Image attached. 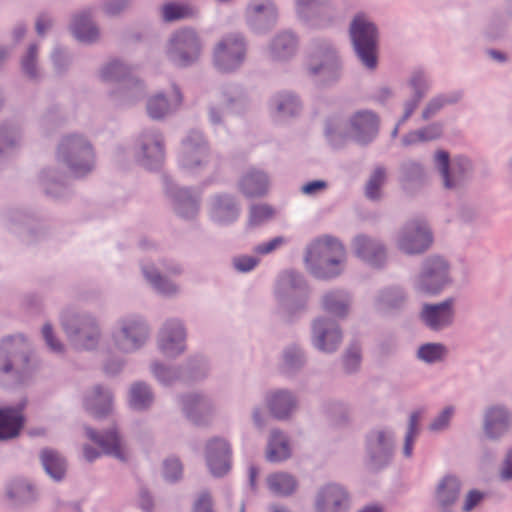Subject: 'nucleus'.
Segmentation results:
<instances>
[{"label":"nucleus","mask_w":512,"mask_h":512,"mask_svg":"<svg viewBox=\"0 0 512 512\" xmlns=\"http://www.w3.org/2000/svg\"><path fill=\"white\" fill-rule=\"evenodd\" d=\"M361 364V348L358 343H352L343 355V368L346 374L357 372Z\"/></svg>","instance_id":"bf43d9fd"},{"label":"nucleus","mask_w":512,"mask_h":512,"mask_svg":"<svg viewBox=\"0 0 512 512\" xmlns=\"http://www.w3.org/2000/svg\"><path fill=\"white\" fill-rule=\"evenodd\" d=\"M275 209L267 203L251 204L248 211L246 223L247 229L261 227L271 221L275 216Z\"/></svg>","instance_id":"09e8293b"},{"label":"nucleus","mask_w":512,"mask_h":512,"mask_svg":"<svg viewBox=\"0 0 512 512\" xmlns=\"http://www.w3.org/2000/svg\"><path fill=\"white\" fill-rule=\"evenodd\" d=\"M183 468L178 458H167L164 461L163 475L167 481L174 482L182 476Z\"/></svg>","instance_id":"338daca9"},{"label":"nucleus","mask_w":512,"mask_h":512,"mask_svg":"<svg viewBox=\"0 0 512 512\" xmlns=\"http://www.w3.org/2000/svg\"><path fill=\"white\" fill-rule=\"evenodd\" d=\"M93 9L85 8L71 16L69 30L80 42L92 43L99 39L100 32L93 22Z\"/></svg>","instance_id":"c756f323"},{"label":"nucleus","mask_w":512,"mask_h":512,"mask_svg":"<svg viewBox=\"0 0 512 512\" xmlns=\"http://www.w3.org/2000/svg\"><path fill=\"white\" fill-rule=\"evenodd\" d=\"M351 296L344 289L329 290L321 298L322 309L338 319H345L349 314Z\"/></svg>","instance_id":"c9c22d12"},{"label":"nucleus","mask_w":512,"mask_h":512,"mask_svg":"<svg viewBox=\"0 0 512 512\" xmlns=\"http://www.w3.org/2000/svg\"><path fill=\"white\" fill-rule=\"evenodd\" d=\"M409 299V292L404 286L390 284L376 292L373 307L381 315L395 316L407 308Z\"/></svg>","instance_id":"f3484780"},{"label":"nucleus","mask_w":512,"mask_h":512,"mask_svg":"<svg viewBox=\"0 0 512 512\" xmlns=\"http://www.w3.org/2000/svg\"><path fill=\"white\" fill-rule=\"evenodd\" d=\"M316 512H347L349 494L346 489L336 483L321 487L315 499Z\"/></svg>","instance_id":"5701e85b"},{"label":"nucleus","mask_w":512,"mask_h":512,"mask_svg":"<svg viewBox=\"0 0 512 512\" xmlns=\"http://www.w3.org/2000/svg\"><path fill=\"white\" fill-rule=\"evenodd\" d=\"M137 161L144 167H157L164 159L163 138L158 131H146L137 140Z\"/></svg>","instance_id":"6ab92c4d"},{"label":"nucleus","mask_w":512,"mask_h":512,"mask_svg":"<svg viewBox=\"0 0 512 512\" xmlns=\"http://www.w3.org/2000/svg\"><path fill=\"white\" fill-rule=\"evenodd\" d=\"M379 132V117L370 110H360L350 118V133L352 139L359 145L366 146L377 137Z\"/></svg>","instance_id":"4be33fe9"},{"label":"nucleus","mask_w":512,"mask_h":512,"mask_svg":"<svg viewBox=\"0 0 512 512\" xmlns=\"http://www.w3.org/2000/svg\"><path fill=\"white\" fill-rule=\"evenodd\" d=\"M452 282L448 260L439 255H431L423 260L415 287L422 293L438 295Z\"/></svg>","instance_id":"9d476101"},{"label":"nucleus","mask_w":512,"mask_h":512,"mask_svg":"<svg viewBox=\"0 0 512 512\" xmlns=\"http://www.w3.org/2000/svg\"><path fill=\"white\" fill-rule=\"evenodd\" d=\"M182 409L187 418L197 425L209 424L215 417L213 401L209 397L199 394L184 396Z\"/></svg>","instance_id":"bb28decb"},{"label":"nucleus","mask_w":512,"mask_h":512,"mask_svg":"<svg viewBox=\"0 0 512 512\" xmlns=\"http://www.w3.org/2000/svg\"><path fill=\"white\" fill-rule=\"evenodd\" d=\"M433 241V233L427 221L414 218L400 229L397 247L406 255H420L432 246Z\"/></svg>","instance_id":"f8f14e48"},{"label":"nucleus","mask_w":512,"mask_h":512,"mask_svg":"<svg viewBox=\"0 0 512 512\" xmlns=\"http://www.w3.org/2000/svg\"><path fill=\"white\" fill-rule=\"evenodd\" d=\"M267 404L272 416L278 420H286L296 407L297 400L289 390L281 389L273 392L267 398Z\"/></svg>","instance_id":"4c0bfd02"},{"label":"nucleus","mask_w":512,"mask_h":512,"mask_svg":"<svg viewBox=\"0 0 512 512\" xmlns=\"http://www.w3.org/2000/svg\"><path fill=\"white\" fill-rule=\"evenodd\" d=\"M511 423V414L504 406L489 407L484 414L483 430L490 440H498L504 436Z\"/></svg>","instance_id":"2f4dec72"},{"label":"nucleus","mask_w":512,"mask_h":512,"mask_svg":"<svg viewBox=\"0 0 512 512\" xmlns=\"http://www.w3.org/2000/svg\"><path fill=\"white\" fill-rule=\"evenodd\" d=\"M26 401L22 400L15 406L0 407V440H8L17 437L24 425L23 410Z\"/></svg>","instance_id":"c85d7f7f"},{"label":"nucleus","mask_w":512,"mask_h":512,"mask_svg":"<svg viewBox=\"0 0 512 512\" xmlns=\"http://www.w3.org/2000/svg\"><path fill=\"white\" fill-rule=\"evenodd\" d=\"M186 331L178 320H169L158 335V347L168 357H175L185 350Z\"/></svg>","instance_id":"393cba45"},{"label":"nucleus","mask_w":512,"mask_h":512,"mask_svg":"<svg viewBox=\"0 0 512 512\" xmlns=\"http://www.w3.org/2000/svg\"><path fill=\"white\" fill-rule=\"evenodd\" d=\"M304 69L316 86L331 87L343 75V61L335 44L326 38H313L308 46Z\"/></svg>","instance_id":"f03ea898"},{"label":"nucleus","mask_w":512,"mask_h":512,"mask_svg":"<svg viewBox=\"0 0 512 512\" xmlns=\"http://www.w3.org/2000/svg\"><path fill=\"white\" fill-rule=\"evenodd\" d=\"M161 17L165 22H173L195 16L196 10L186 3L168 2L161 7Z\"/></svg>","instance_id":"5fc2aeb1"},{"label":"nucleus","mask_w":512,"mask_h":512,"mask_svg":"<svg viewBox=\"0 0 512 512\" xmlns=\"http://www.w3.org/2000/svg\"><path fill=\"white\" fill-rule=\"evenodd\" d=\"M355 255L375 269H382L387 262V248L379 240L367 235H357L352 242Z\"/></svg>","instance_id":"aec40b11"},{"label":"nucleus","mask_w":512,"mask_h":512,"mask_svg":"<svg viewBox=\"0 0 512 512\" xmlns=\"http://www.w3.org/2000/svg\"><path fill=\"white\" fill-rule=\"evenodd\" d=\"M473 172L472 162L465 156H457L453 160L451 169L448 172L449 186L445 189L461 192L471 180Z\"/></svg>","instance_id":"e433bc0d"},{"label":"nucleus","mask_w":512,"mask_h":512,"mask_svg":"<svg viewBox=\"0 0 512 512\" xmlns=\"http://www.w3.org/2000/svg\"><path fill=\"white\" fill-rule=\"evenodd\" d=\"M244 18L246 25L253 33L265 34L277 24V5L273 0H249Z\"/></svg>","instance_id":"2eb2a0df"},{"label":"nucleus","mask_w":512,"mask_h":512,"mask_svg":"<svg viewBox=\"0 0 512 512\" xmlns=\"http://www.w3.org/2000/svg\"><path fill=\"white\" fill-rule=\"evenodd\" d=\"M249 43L241 32L226 34V73L237 71L245 62Z\"/></svg>","instance_id":"72a5a7b5"},{"label":"nucleus","mask_w":512,"mask_h":512,"mask_svg":"<svg viewBox=\"0 0 512 512\" xmlns=\"http://www.w3.org/2000/svg\"><path fill=\"white\" fill-rule=\"evenodd\" d=\"M248 105V99L242 87L238 85L229 86L226 91V112L241 114Z\"/></svg>","instance_id":"4d7b16f0"},{"label":"nucleus","mask_w":512,"mask_h":512,"mask_svg":"<svg viewBox=\"0 0 512 512\" xmlns=\"http://www.w3.org/2000/svg\"><path fill=\"white\" fill-rule=\"evenodd\" d=\"M396 179L400 189L408 196H416L430 184V174L426 165L414 158L399 162Z\"/></svg>","instance_id":"ddd939ff"},{"label":"nucleus","mask_w":512,"mask_h":512,"mask_svg":"<svg viewBox=\"0 0 512 512\" xmlns=\"http://www.w3.org/2000/svg\"><path fill=\"white\" fill-rule=\"evenodd\" d=\"M57 156L75 176H83L94 167V152L91 144L79 135L64 137L59 145Z\"/></svg>","instance_id":"1a4fd4ad"},{"label":"nucleus","mask_w":512,"mask_h":512,"mask_svg":"<svg viewBox=\"0 0 512 512\" xmlns=\"http://www.w3.org/2000/svg\"><path fill=\"white\" fill-rule=\"evenodd\" d=\"M447 354V347L439 342L422 344L417 350V358L427 364L442 361Z\"/></svg>","instance_id":"6e6d98bb"},{"label":"nucleus","mask_w":512,"mask_h":512,"mask_svg":"<svg viewBox=\"0 0 512 512\" xmlns=\"http://www.w3.org/2000/svg\"><path fill=\"white\" fill-rule=\"evenodd\" d=\"M40 458L46 473L52 479L56 481L63 479L66 472V461L58 452L44 449L41 452Z\"/></svg>","instance_id":"a18cd8bd"},{"label":"nucleus","mask_w":512,"mask_h":512,"mask_svg":"<svg viewBox=\"0 0 512 512\" xmlns=\"http://www.w3.org/2000/svg\"><path fill=\"white\" fill-rule=\"evenodd\" d=\"M283 371L287 374H296L306 364V355L304 350L296 344L287 346L283 350Z\"/></svg>","instance_id":"de8ad7c7"},{"label":"nucleus","mask_w":512,"mask_h":512,"mask_svg":"<svg viewBox=\"0 0 512 512\" xmlns=\"http://www.w3.org/2000/svg\"><path fill=\"white\" fill-rule=\"evenodd\" d=\"M296 13L302 21L319 26L329 25L335 18L330 0H296Z\"/></svg>","instance_id":"412c9836"},{"label":"nucleus","mask_w":512,"mask_h":512,"mask_svg":"<svg viewBox=\"0 0 512 512\" xmlns=\"http://www.w3.org/2000/svg\"><path fill=\"white\" fill-rule=\"evenodd\" d=\"M349 37L355 56L369 70L378 66L379 32L375 23L363 14L354 16L349 26Z\"/></svg>","instance_id":"7ed1b4c3"},{"label":"nucleus","mask_w":512,"mask_h":512,"mask_svg":"<svg viewBox=\"0 0 512 512\" xmlns=\"http://www.w3.org/2000/svg\"><path fill=\"white\" fill-rule=\"evenodd\" d=\"M38 50L37 44H31L21 61L23 72L31 79H35L39 75L37 68Z\"/></svg>","instance_id":"680f3d73"},{"label":"nucleus","mask_w":512,"mask_h":512,"mask_svg":"<svg viewBox=\"0 0 512 512\" xmlns=\"http://www.w3.org/2000/svg\"><path fill=\"white\" fill-rule=\"evenodd\" d=\"M209 160V149L203 135L192 131L183 140L179 155L180 166L188 172H197Z\"/></svg>","instance_id":"dca6fc26"},{"label":"nucleus","mask_w":512,"mask_h":512,"mask_svg":"<svg viewBox=\"0 0 512 512\" xmlns=\"http://www.w3.org/2000/svg\"><path fill=\"white\" fill-rule=\"evenodd\" d=\"M130 5L131 0H104L101 9L105 15L115 17L126 11Z\"/></svg>","instance_id":"69168bd1"},{"label":"nucleus","mask_w":512,"mask_h":512,"mask_svg":"<svg viewBox=\"0 0 512 512\" xmlns=\"http://www.w3.org/2000/svg\"><path fill=\"white\" fill-rule=\"evenodd\" d=\"M168 193L173 198L175 211L181 217L189 219L196 215L198 211L197 199L189 190L173 185L168 188Z\"/></svg>","instance_id":"79ce46f5"},{"label":"nucleus","mask_w":512,"mask_h":512,"mask_svg":"<svg viewBox=\"0 0 512 512\" xmlns=\"http://www.w3.org/2000/svg\"><path fill=\"white\" fill-rule=\"evenodd\" d=\"M265 457L270 463L283 462L291 457L289 440L280 429L270 431Z\"/></svg>","instance_id":"58836bf2"},{"label":"nucleus","mask_w":512,"mask_h":512,"mask_svg":"<svg viewBox=\"0 0 512 512\" xmlns=\"http://www.w3.org/2000/svg\"><path fill=\"white\" fill-rule=\"evenodd\" d=\"M270 178L266 171L249 168L239 180V189L247 198L264 197L269 190Z\"/></svg>","instance_id":"473e14b6"},{"label":"nucleus","mask_w":512,"mask_h":512,"mask_svg":"<svg viewBox=\"0 0 512 512\" xmlns=\"http://www.w3.org/2000/svg\"><path fill=\"white\" fill-rule=\"evenodd\" d=\"M149 337L147 325L137 317H124L114 325L109 350L121 353H132L144 346Z\"/></svg>","instance_id":"6e6552de"},{"label":"nucleus","mask_w":512,"mask_h":512,"mask_svg":"<svg viewBox=\"0 0 512 512\" xmlns=\"http://www.w3.org/2000/svg\"><path fill=\"white\" fill-rule=\"evenodd\" d=\"M182 102V93L174 85L169 95L159 92L148 97L146 100V113L153 120H162L176 112L182 105Z\"/></svg>","instance_id":"b1692460"},{"label":"nucleus","mask_w":512,"mask_h":512,"mask_svg":"<svg viewBox=\"0 0 512 512\" xmlns=\"http://www.w3.org/2000/svg\"><path fill=\"white\" fill-rule=\"evenodd\" d=\"M461 487V480L454 474H446L438 481L433 494L437 512H455Z\"/></svg>","instance_id":"a878e982"},{"label":"nucleus","mask_w":512,"mask_h":512,"mask_svg":"<svg viewBox=\"0 0 512 512\" xmlns=\"http://www.w3.org/2000/svg\"><path fill=\"white\" fill-rule=\"evenodd\" d=\"M7 496L14 504H25L36 498V491L28 481L17 479L9 484Z\"/></svg>","instance_id":"3c124183"},{"label":"nucleus","mask_w":512,"mask_h":512,"mask_svg":"<svg viewBox=\"0 0 512 512\" xmlns=\"http://www.w3.org/2000/svg\"><path fill=\"white\" fill-rule=\"evenodd\" d=\"M364 464L371 473H378L393 461L395 453L394 432L388 428H375L365 435Z\"/></svg>","instance_id":"39448f33"},{"label":"nucleus","mask_w":512,"mask_h":512,"mask_svg":"<svg viewBox=\"0 0 512 512\" xmlns=\"http://www.w3.org/2000/svg\"><path fill=\"white\" fill-rule=\"evenodd\" d=\"M323 411L336 424L346 423L348 420L347 406L338 400H327L323 403Z\"/></svg>","instance_id":"13d9d810"},{"label":"nucleus","mask_w":512,"mask_h":512,"mask_svg":"<svg viewBox=\"0 0 512 512\" xmlns=\"http://www.w3.org/2000/svg\"><path fill=\"white\" fill-rule=\"evenodd\" d=\"M387 180V169L383 165L376 166L371 172L365 187L364 195L370 201H379L382 197L381 188Z\"/></svg>","instance_id":"8fccbe9b"},{"label":"nucleus","mask_w":512,"mask_h":512,"mask_svg":"<svg viewBox=\"0 0 512 512\" xmlns=\"http://www.w3.org/2000/svg\"><path fill=\"white\" fill-rule=\"evenodd\" d=\"M306 269L317 280L331 281L339 277L345 269L346 260H311V255L304 256Z\"/></svg>","instance_id":"f704fd0d"},{"label":"nucleus","mask_w":512,"mask_h":512,"mask_svg":"<svg viewBox=\"0 0 512 512\" xmlns=\"http://www.w3.org/2000/svg\"><path fill=\"white\" fill-rule=\"evenodd\" d=\"M63 329L71 344L79 350H93L101 340L97 319L90 313H67L62 318Z\"/></svg>","instance_id":"423d86ee"},{"label":"nucleus","mask_w":512,"mask_h":512,"mask_svg":"<svg viewBox=\"0 0 512 512\" xmlns=\"http://www.w3.org/2000/svg\"><path fill=\"white\" fill-rule=\"evenodd\" d=\"M413 89L411 100L420 103L429 90V82L423 71H415L409 81Z\"/></svg>","instance_id":"052dcab7"},{"label":"nucleus","mask_w":512,"mask_h":512,"mask_svg":"<svg viewBox=\"0 0 512 512\" xmlns=\"http://www.w3.org/2000/svg\"><path fill=\"white\" fill-rule=\"evenodd\" d=\"M435 166L438 169L443 186H449L448 172L451 169V158L450 154L446 150H437L434 155Z\"/></svg>","instance_id":"e2e57ef3"},{"label":"nucleus","mask_w":512,"mask_h":512,"mask_svg":"<svg viewBox=\"0 0 512 512\" xmlns=\"http://www.w3.org/2000/svg\"><path fill=\"white\" fill-rule=\"evenodd\" d=\"M154 400L150 387L143 382L132 384L129 390V405L136 410L148 408Z\"/></svg>","instance_id":"603ef678"},{"label":"nucleus","mask_w":512,"mask_h":512,"mask_svg":"<svg viewBox=\"0 0 512 512\" xmlns=\"http://www.w3.org/2000/svg\"><path fill=\"white\" fill-rule=\"evenodd\" d=\"M267 484L269 489L275 494L289 496L295 491L297 481L292 475L280 472L269 475Z\"/></svg>","instance_id":"864d4df0"},{"label":"nucleus","mask_w":512,"mask_h":512,"mask_svg":"<svg viewBox=\"0 0 512 512\" xmlns=\"http://www.w3.org/2000/svg\"><path fill=\"white\" fill-rule=\"evenodd\" d=\"M270 53L273 59L288 60L298 48V37L292 31L279 32L270 42Z\"/></svg>","instance_id":"ea45409f"},{"label":"nucleus","mask_w":512,"mask_h":512,"mask_svg":"<svg viewBox=\"0 0 512 512\" xmlns=\"http://www.w3.org/2000/svg\"><path fill=\"white\" fill-rule=\"evenodd\" d=\"M87 437L95 442L107 455H111L120 461L128 459V450L126 445L115 428L110 429L104 434H98L91 428H86Z\"/></svg>","instance_id":"7c9ffc66"},{"label":"nucleus","mask_w":512,"mask_h":512,"mask_svg":"<svg viewBox=\"0 0 512 512\" xmlns=\"http://www.w3.org/2000/svg\"><path fill=\"white\" fill-rule=\"evenodd\" d=\"M270 107L279 117H293L300 113L301 102L296 94L282 91L272 96Z\"/></svg>","instance_id":"37998d69"},{"label":"nucleus","mask_w":512,"mask_h":512,"mask_svg":"<svg viewBox=\"0 0 512 512\" xmlns=\"http://www.w3.org/2000/svg\"><path fill=\"white\" fill-rule=\"evenodd\" d=\"M260 259L256 256L238 255L231 259L232 267L239 273H248L258 266Z\"/></svg>","instance_id":"0e129e2a"},{"label":"nucleus","mask_w":512,"mask_h":512,"mask_svg":"<svg viewBox=\"0 0 512 512\" xmlns=\"http://www.w3.org/2000/svg\"><path fill=\"white\" fill-rule=\"evenodd\" d=\"M343 338L342 329L336 319L320 316L311 323L312 346L323 353H334Z\"/></svg>","instance_id":"4468645a"},{"label":"nucleus","mask_w":512,"mask_h":512,"mask_svg":"<svg viewBox=\"0 0 512 512\" xmlns=\"http://www.w3.org/2000/svg\"><path fill=\"white\" fill-rule=\"evenodd\" d=\"M166 56L169 61L179 67L194 64L202 52V41L198 32L191 27L175 30L166 45Z\"/></svg>","instance_id":"0eeeda50"},{"label":"nucleus","mask_w":512,"mask_h":512,"mask_svg":"<svg viewBox=\"0 0 512 512\" xmlns=\"http://www.w3.org/2000/svg\"><path fill=\"white\" fill-rule=\"evenodd\" d=\"M498 480L502 483L512 482V448L508 449L497 469Z\"/></svg>","instance_id":"774afa93"},{"label":"nucleus","mask_w":512,"mask_h":512,"mask_svg":"<svg viewBox=\"0 0 512 512\" xmlns=\"http://www.w3.org/2000/svg\"><path fill=\"white\" fill-rule=\"evenodd\" d=\"M224 441L221 438H213L208 441L205 451V459L210 473L214 477H221L224 473Z\"/></svg>","instance_id":"c03bdc74"},{"label":"nucleus","mask_w":512,"mask_h":512,"mask_svg":"<svg viewBox=\"0 0 512 512\" xmlns=\"http://www.w3.org/2000/svg\"><path fill=\"white\" fill-rule=\"evenodd\" d=\"M84 405L95 417H101L112 408V394L109 390L97 385L85 397Z\"/></svg>","instance_id":"a19ab883"},{"label":"nucleus","mask_w":512,"mask_h":512,"mask_svg":"<svg viewBox=\"0 0 512 512\" xmlns=\"http://www.w3.org/2000/svg\"><path fill=\"white\" fill-rule=\"evenodd\" d=\"M311 255V260H346V250L342 242L331 235L315 239L307 246L305 255Z\"/></svg>","instance_id":"cd10ccee"},{"label":"nucleus","mask_w":512,"mask_h":512,"mask_svg":"<svg viewBox=\"0 0 512 512\" xmlns=\"http://www.w3.org/2000/svg\"><path fill=\"white\" fill-rule=\"evenodd\" d=\"M309 294V286L301 273L290 270L280 275L276 295L287 314L288 322H294L306 311Z\"/></svg>","instance_id":"20e7f679"},{"label":"nucleus","mask_w":512,"mask_h":512,"mask_svg":"<svg viewBox=\"0 0 512 512\" xmlns=\"http://www.w3.org/2000/svg\"><path fill=\"white\" fill-rule=\"evenodd\" d=\"M142 272L147 282L156 292L163 295H173L178 292L177 285L163 277L154 265H143Z\"/></svg>","instance_id":"49530a36"},{"label":"nucleus","mask_w":512,"mask_h":512,"mask_svg":"<svg viewBox=\"0 0 512 512\" xmlns=\"http://www.w3.org/2000/svg\"><path fill=\"white\" fill-rule=\"evenodd\" d=\"M455 298L448 297L439 303H425L419 314L422 323L431 331L439 332L454 323Z\"/></svg>","instance_id":"a211bd4d"},{"label":"nucleus","mask_w":512,"mask_h":512,"mask_svg":"<svg viewBox=\"0 0 512 512\" xmlns=\"http://www.w3.org/2000/svg\"><path fill=\"white\" fill-rule=\"evenodd\" d=\"M30 341L22 334L0 340V384L20 385L29 382L38 369Z\"/></svg>","instance_id":"f257e3e1"},{"label":"nucleus","mask_w":512,"mask_h":512,"mask_svg":"<svg viewBox=\"0 0 512 512\" xmlns=\"http://www.w3.org/2000/svg\"><path fill=\"white\" fill-rule=\"evenodd\" d=\"M131 70L130 66L115 59L105 64L100 71L103 81L120 83V96L123 104H133L140 100L145 93L144 84L130 76Z\"/></svg>","instance_id":"9b49d317"}]
</instances>
